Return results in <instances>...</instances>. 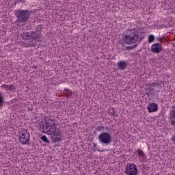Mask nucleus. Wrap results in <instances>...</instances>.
<instances>
[{"label": "nucleus", "instance_id": "1a4fd4ad", "mask_svg": "<svg viewBox=\"0 0 175 175\" xmlns=\"http://www.w3.org/2000/svg\"><path fill=\"white\" fill-rule=\"evenodd\" d=\"M42 35V31L40 30H36L35 31H31V38L36 42H39V39Z\"/></svg>", "mask_w": 175, "mask_h": 175}, {"label": "nucleus", "instance_id": "c756f323", "mask_svg": "<svg viewBox=\"0 0 175 175\" xmlns=\"http://www.w3.org/2000/svg\"><path fill=\"white\" fill-rule=\"evenodd\" d=\"M33 69H38V66H33Z\"/></svg>", "mask_w": 175, "mask_h": 175}, {"label": "nucleus", "instance_id": "4468645a", "mask_svg": "<svg viewBox=\"0 0 175 175\" xmlns=\"http://www.w3.org/2000/svg\"><path fill=\"white\" fill-rule=\"evenodd\" d=\"M3 103H5V100H3L2 92H0V108L3 107Z\"/></svg>", "mask_w": 175, "mask_h": 175}, {"label": "nucleus", "instance_id": "7c9ffc66", "mask_svg": "<svg viewBox=\"0 0 175 175\" xmlns=\"http://www.w3.org/2000/svg\"><path fill=\"white\" fill-rule=\"evenodd\" d=\"M18 2H23L24 0H17Z\"/></svg>", "mask_w": 175, "mask_h": 175}, {"label": "nucleus", "instance_id": "c85d7f7f", "mask_svg": "<svg viewBox=\"0 0 175 175\" xmlns=\"http://www.w3.org/2000/svg\"><path fill=\"white\" fill-rule=\"evenodd\" d=\"M38 29H42V25H38Z\"/></svg>", "mask_w": 175, "mask_h": 175}, {"label": "nucleus", "instance_id": "f03ea898", "mask_svg": "<svg viewBox=\"0 0 175 175\" xmlns=\"http://www.w3.org/2000/svg\"><path fill=\"white\" fill-rule=\"evenodd\" d=\"M139 32L140 29L137 28L129 29L127 35L123 38V41L127 44H136L139 41Z\"/></svg>", "mask_w": 175, "mask_h": 175}, {"label": "nucleus", "instance_id": "5701e85b", "mask_svg": "<svg viewBox=\"0 0 175 175\" xmlns=\"http://www.w3.org/2000/svg\"><path fill=\"white\" fill-rule=\"evenodd\" d=\"M150 85H152V87H158L159 84H158V83H152L150 84Z\"/></svg>", "mask_w": 175, "mask_h": 175}, {"label": "nucleus", "instance_id": "f257e3e1", "mask_svg": "<svg viewBox=\"0 0 175 175\" xmlns=\"http://www.w3.org/2000/svg\"><path fill=\"white\" fill-rule=\"evenodd\" d=\"M55 125V120L49 118L46 120L45 126L43 123L40 124V126L44 133H47V135H53L57 137V136H61V131L59 129L57 128Z\"/></svg>", "mask_w": 175, "mask_h": 175}, {"label": "nucleus", "instance_id": "473e14b6", "mask_svg": "<svg viewBox=\"0 0 175 175\" xmlns=\"http://www.w3.org/2000/svg\"><path fill=\"white\" fill-rule=\"evenodd\" d=\"M106 129H107V126L106 127Z\"/></svg>", "mask_w": 175, "mask_h": 175}, {"label": "nucleus", "instance_id": "a878e982", "mask_svg": "<svg viewBox=\"0 0 175 175\" xmlns=\"http://www.w3.org/2000/svg\"><path fill=\"white\" fill-rule=\"evenodd\" d=\"M172 141L173 142L174 144H175V135H172Z\"/></svg>", "mask_w": 175, "mask_h": 175}, {"label": "nucleus", "instance_id": "cd10ccee", "mask_svg": "<svg viewBox=\"0 0 175 175\" xmlns=\"http://www.w3.org/2000/svg\"><path fill=\"white\" fill-rule=\"evenodd\" d=\"M157 40H159V42H162V38L161 37H157Z\"/></svg>", "mask_w": 175, "mask_h": 175}, {"label": "nucleus", "instance_id": "6ab92c4d", "mask_svg": "<svg viewBox=\"0 0 175 175\" xmlns=\"http://www.w3.org/2000/svg\"><path fill=\"white\" fill-rule=\"evenodd\" d=\"M108 113H109L111 117L116 114V111L114 110V108H112L108 111Z\"/></svg>", "mask_w": 175, "mask_h": 175}, {"label": "nucleus", "instance_id": "20e7f679", "mask_svg": "<svg viewBox=\"0 0 175 175\" xmlns=\"http://www.w3.org/2000/svg\"><path fill=\"white\" fill-rule=\"evenodd\" d=\"M98 141L101 144H105V146H109L111 142H113V138L111 137V133L107 132H103L98 135Z\"/></svg>", "mask_w": 175, "mask_h": 175}, {"label": "nucleus", "instance_id": "423d86ee", "mask_svg": "<svg viewBox=\"0 0 175 175\" xmlns=\"http://www.w3.org/2000/svg\"><path fill=\"white\" fill-rule=\"evenodd\" d=\"M124 172L126 173V174L129 175H137V167L136 166V164H127Z\"/></svg>", "mask_w": 175, "mask_h": 175}, {"label": "nucleus", "instance_id": "2eb2a0df", "mask_svg": "<svg viewBox=\"0 0 175 175\" xmlns=\"http://www.w3.org/2000/svg\"><path fill=\"white\" fill-rule=\"evenodd\" d=\"M25 46H26V47H31V46H32L33 47H35V46H36V42L29 40V43L25 44Z\"/></svg>", "mask_w": 175, "mask_h": 175}, {"label": "nucleus", "instance_id": "a211bd4d", "mask_svg": "<svg viewBox=\"0 0 175 175\" xmlns=\"http://www.w3.org/2000/svg\"><path fill=\"white\" fill-rule=\"evenodd\" d=\"M154 39H155V38L154 37V35L150 34L148 36V42L149 43H152V42H154Z\"/></svg>", "mask_w": 175, "mask_h": 175}, {"label": "nucleus", "instance_id": "b1692460", "mask_svg": "<svg viewBox=\"0 0 175 175\" xmlns=\"http://www.w3.org/2000/svg\"><path fill=\"white\" fill-rule=\"evenodd\" d=\"M92 144H93V147L94 148V149H93V151L95 152V151H96V148H97L96 144V143H93Z\"/></svg>", "mask_w": 175, "mask_h": 175}, {"label": "nucleus", "instance_id": "0eeeda50", "mask_svg": "<svg viewBox=\"0 0 175 175\" xmlns=\"http://www.w3.org/2000/svg\"><path fill=\"white\" fill-rule=\"evenodd\" d=\"M151 53L154 54H159V52L162 51V45L159 43L153 44L150 48Z\"/></svg>", "mask_w": 175, "mask_h": 175}, {"label": "nucleus", "instance_id": "f8f14e48", "mask_svg": "<svg viewBox=\"0 0 175 175\" xmlns=\"http://www.w3.org/2000/svg\"><path fill=\"white\" fill-rule=\"evenodd\" d=\"M31 35H32L31 31H30V32L23 31L21 33L22 39H24L25 40H29V39H31Z\"/></svg>", "mask_w": 175, "mask_h": 175}, {"label": "nucleus", "instance_id": "ddd939ff", "mask_svg": "<svg viewBox=\"0 0 175 175\" xmlns=\"http://www.w3.org/2000/svg\"><path fill=\"white\" fill-rule=\"evenodd\" d=\"M1 88H6V90H8V91H13V90H16L14 88V85H6V84H3L1 85Z\"/></svg>", "mask_w": 175, "mask_h": 175}, {"label": "nucleus", "instance_id": "393cba45", "mask_svg": "<svg viewBox=\"0 0 175 175\" xmlns=\"http://www.w3.org/2000/svg\"><path fill=\"white\" fill-rule=\"evenodd\" d=\"M27 110H29V111H32L33 110V108L32 107V106L28 107Z\"/></svg>", "mask_w": 175, "mask_h": 175}, {"label": "nucleus", "instance_id": "9b49d317", "mask_svg": "<svg viewBox=\"0 0 175 175\" xmlns=\"http://www.w3.org/2000/svg\"><path fill=\"white\" fill-rule=\"evenodd\" d=\"M128 64L125 61H120L117 63V68L118 70H125Z\"/></svg>", "mask_w": 175, "mask_h": 175}, {"label": "nucleus", "instance_id": "2f4dec72", "mask_svg": "<svg viewBox=\"0 0 175 175\" xmlns=\"http://www.w3.org/2000/svg\"><path fill=\"white\" fill-rule=\"evenodd\" d=\"M142 41V38H139V42H140Z\"/></svg>", "mask_w": 175, "mask_h": 175}, {"label": "nucleus", "instance_id": "dca6fc26", "mask_svg": "<svg viewBox=\"0 0 175 175\" xmlns=\"http://www.w3.org/2000/svg\"><path fill=\"white\" fill-rule=\"evenodd\" d=\"M40 139L41 140H42V142H44V143H50V141L49 140V139H47V137H46V135H42Z\"/></svg>", "mask_w": 175, "mask_h": 175}, {"label": "nucleus", "instance_id": "9d476101", "mask_svg": "<svg viewBox=\"0 0 175 175\" xmlns=\"http://www.w3.org/2000/svg\"><path fill=\"white\" fill-rule=\"evenodd\" d=\"M147 109L149 113L157 111V110H158V105H157V103H150L148 105Z\"/></svg>", "mask_w": 175, "mask_h": 175}, {"label": "nucleus", "instance_id": "f3484780", "mask_svg": "<svg viewBox=\"0 0 175 175\" xmlns=\"http://www.w3.org/2000/svg\"><path fill=\"white\" fill-rule=\"evenodd\" d=\"M139 45V43H136L134 45L129 46H127V50H133V49H136L137 46Z\"/></svg>", "mask_w": 175, "mask_h": 175}, {"label": "nucleus", "instance_id": "39448f33", "mask_svg": "<svg viewBox=\"0 0 175 175\" xmlns=\"http://www.w3.org/2000/svg\"><path fill=\"white\" fill-rule=\"evenodd\" d=\"M20 133L19 140L22 144H29V140L31 139V135L27 131H21Z\"/></svg>", "mask_w": 175, "mask_h": 175}, {"label": "nucleus", "instance_id": "aec40b11", "mask_svg": "<svg viewBox=\"0 0 175 175\" xmlns=\"http://www.w3.org/2000/svg\"><path fill=\"white\" fill-rule=\"evenodd\" d=\"M52 142H53V143H58V142H61V137H54V138L52 139Z\"/></svg>", "mask_w": 175, "mask_h": 175}, {"label": "nucleus", "instance_id": "bb28decb", "mask_svg": "<svg viewBox=\"0 0 175 175\" xmlns=\"http://www.w3.org/2000/svg\"><path fill=\"white\" fill-rule=\"evenodd\" d=\"M97 151H98V152H105V151H106V150H100V149L98 148Z\"/></svg>", "mask_w": 175, "mask_h": 175}, {"label": "nucleus", "instance_id": "4be33fe9", "mask_svg": "<svg viewBox=\"0 0 175 175\" xmlns=\"http://www.w3.org/2000/svg\"><path fill=\"white\" fill-rule=\"evenodd\" d=\"M104 129H105V126H100L96 128V131H103Z\"/></svg>", "mask_w": 175, "mask_h": 175}, {"label": "nucleus", "instance_id": "412c9836", "mask_svg": "<svg viewBox=\"0 0 175 175\" xmlns=\"http://www.w3.org/2000/svg\"><path fill=\"white\" fill-rule=\"evenodd\" d=\"M137 153L139 157H143L144 155V152H143V150H141L140 149H138Z\"/></svg>", "mask_w": 175, "mask_h": 175}, {"label": "nucleus", "instance_id": "6e6552de", "mask_svg": "<svg viewBox=\"0 0 175 175\" xmlns=\"http://www.w3.org/2000/svg\"><path fill=\"white\" fill-rule=\"evenodd\" d=\"M170 118L171 121V125L175 126V105L172 107V110L170 112Z\"/></svg>", "mask_w": 175, "mask_h": 175}, {"label": "nucleus", "instance_id": "7ed1b4c3", "mask_svg": "<svg viewBox=\"0 0 175 175\" xmlns=\"http://www.w3.org/2000/svg\"><path fill=\"white\" fill-rule=\"evenodd\" d=\"M29 13L31 12L28 10H19L16 15V23L21 24V23H27L29 18Z\"/></svg>", "mask_w": 175, "mask_h": 175}]
</instances>
